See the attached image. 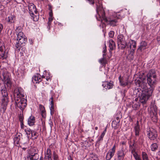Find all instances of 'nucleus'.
<instances>
[{"label": "nucleus", "instance_id": "obj_1", "mask_svg": "<svg viewBox=\"0 0 160 160\" xmlns=\"http://www.w3.org/2000/svg\"><path fill=\"white\" fill-rule=\"evenodd\" d=\"M1 78L4 83V86L1 87V90L2 95V105L4 108H6L8 102V90L11 89L12 82L8 74L6 72H2V77L1 76Z\"/></svg>", "mask_w": 160, "mask_h": 160}, {"label": "nucleus", "instance_id": "obj_2", "mask_svg": "<svg viewBox=\"0 0 160 160\" xmlns=\"http://www.w3.org/2000/svg\"><path fill=\"white\" fill-rule=\"evenodd\" d=\"M96 10L98 17L101 18L102 20L104 21L107 24L111 26H114L116 25V23L118 22L117 19L111 20L110 18H106L105 12L102 5L99 6L97 5Z\"/></svg>", "mask_w": 160, "mask_h": 160}, {"label": "nucleus", "instance_id": "obj_3", "mask_svg": "<svg viewBox=\"0 0 160 160\" xmlns=\"http://www.w3.org/2000/svg\"><path fill=\"white\" fill-rule=\"evenodd\" d=\"M154 88H152L143 89L141 94H139V101L143 104L146 103L147 101L152 96Z\"/></svg>", "mask_w": 160, "mask_h": 160}, {"label": "nucleus", "instance_id": "obj_4", "mask_svg": "<svg viewBox=\"0 0 160 160\" xmlns=\"http://www.w3.org/2000/svg\"><path fill=\"white\" fill-rule=\"evenodd\" d=\"M147 76L148 83L151 88H154L157 82L155 71L154 69L150 70Z\"/></svg>", "mask_w": 160, "mask_h": 160}, {"label": "nucleus", "instance_id": "obj_5", "mask_svg": "<svg viewBox=\"0 0 160 160\" xmlns=\"http://www.w3.org/2000/svg\"><path fill=\"white\" fill-rule=\"evenodd\" d=\"M28 8L30 14L32 18L33 21H37L39 19V15L35 6L33 3H30L28 5Z\"/></svg>", "mask_w": 160, "mask_h": 160}, {"label": "nucleus", "instance_id": "obj_6", "mask_svg": "<svg viewBox=\"0 0 160 160\" xmlns=\"http://www.w3.org/2000/svg\"><path fill=\"white\" fill-rule=\"evenodd\" d=\"M118 48H120L122 50L124 49L126 47L128 48V45L122 34L119 35L118 36Z\"/></svg>", "mask_w": 160, "mask_h": 160}, {"label": "nucleus", "instance_id": "obj_7", "mask_svg": "<svg viewBox=\"0 0 160 160\" xmlns=\"http://www.w3.org/2000/svg\"><path fill=\"white\" fill-rule=\"evenodd\" d=\"M26 157L27 160H36L39 158L38 151L34 148L30 149Z\"/></svg>", "mask_w": 160, "mask_h": 160}, {"label": "nucleus", "instance_id": "obj_8", "mask_svg": "<svg viewBox=\"0 0 160 160\" xmlns=\"http://www.w3.org/2000/svg\"><path fill=\"white\" fill-rule=\"evenodd\" d=\"M26 102V99L24 98L20 99L19 102H16V105H15L16 107L18 108L23 111L27 106Z\"/></svg>", "mask_w": 160, "mask_h": 160}, {"label": "nucleus", "instance_id": "obj_9", "mask_svg": "<svg viewBox=\"0 0 160 160\" xmlns=\"http://www.w3.org/2000/svg\"><path fill=\"white\" fill-rule=\"evenodd\" d=\"M147 135L148 137L151 140H154L157 139L158 135L157 132L155 130L151 131L150 128L147 130Z\"/></svg>", "mask_w": 160, "mask_h": 160}, {"label": "nucleus", "instance_id": "obj_10", "mask_svg": "<svg viewBox=\"0 0 160 160\" xmlns=\"http://www.w3.org/2000/svg\"><path fill=\"white\" fill-rule=\"evenodd\" d=\"M27 38L26 37H24L22 38L17 39V40L18 41V42H17L15 45L16 48L19 50L21 48V45H23V44L26 43L27 42Z\"/></svg>", "mask_w": 160, "mask_h": 160}, {"label": "nucleus", "instance_id": "obj_11", "mask_svg": "<svg viewBox=\"0 0 160 160\" xmlns=\"http://www.w3.org/2000/svg\"><path fill=\"white\" fill-rule=\"evenodd\" d=\"M116 145H114L112 149L109 150L106 156L107 160H110L114 154L115 151Z\"/></svg>", "mask_w": 160, "mask_h": 160}, {"label": "nucleus", "instance_id": "obj_12", "mask_svg": "<svg viewBox=\"0 0 160 160\" xmlns=\"http://www.w3.org/2000/svg\"><path fill=\"white\" fill-rule=\"evenodd\" d=\"M4 47H0V59H6L8 57V52H6Z\"/></svg>", "mask_w": 160, "mask_h": 160}, {"label": "nucleus", "instance_id": "obj_13", "mask_svg": "<svg viewBox=\"0 0 160 160\" xmlns=\"http://www.w3.org/2000/svg\"><path fill=\"white\" fill-rule=\"evenodd\" d=\"M151 118L152 122H157L158 121L157 113L156 110H154V112H152L151 114Z\"/></svg>", "mask_w": 160, "mask_h": 160}, {"label": "nucleus", "instance_id": "obj_14", "mask_svg": "<svg viewBox=\"0 0 160 160\" xmlns=\"http://www.w3.org/2000/svg\"><path fill=\"white\" fill-rule=\"evenodd\" d=\"M147 45V43L145 41H142L140 43V46L138 48L137 50L142 52L143 50L146 48V47Z\"/></svg>", "mask_w": 160, "mask_h": 160}, {"label": "nucleus", "instance_id": "obj_15", "mask_svg": "<svg viewBox=\"0 0 160 160\" xmlns=\"http://www.w3.org/2000/svg\"><path fill=\"white\" fill-rule=\"evenodd\" d=\"M118 79L121 85L124 87L128 85V78H126L125 80H123L122 79L121 76H120L119 77Z\"/></svg>", "mask_w": 160, "mask_h": 160}, {"label": "nucleus", "instance_id": "obj_16", "mask_svg": "<svg viewBox=\"0 0 160 160\" xmlns=\"http://www.w3.org/2000/svg\"><path fill=\"white\" fill-rule=\"evenodd\" d=\"M22 135L20 133L19 134L17 133L15 135L13 140L14 143L15 144H18L20 143L19 142Z\"/></svg>", "mask_w": 160, "mask_h": 160}, {"label": "nucleus", "instance_id": "obj_17", "mask_svg": "<svg viewBox=\"0 0 160 160\" xmlns=\"http://www.w3.org/2000/svg\"><path fill=\"white\" fill-rule=\"evenodd\" d=\"M135 132V136L136 137H138L139 135V132L140 131V126L139 125V122L137 121L136 125L135 126L134 128Z\"/></svg>", "mask_w": 160, "mask_h": 160}, {"label": "nucleus", "instance_id": "obj_18", "mask_svg": "<svg viewBox=\"0 0 160 160\" xmlns=\"http://www.w3.org/2000/svg\"><path fill=\"white\" fill-rule=\"evenodd\" d=\"M124 152L122 149L119 150L118 152L117 155L118 158L119 160H120L123 158L125 155Z\"/></svg>", "mask_w": 160, "mask_h": 160}, {"label": "nucleus", "instance_id": "obj_19", "mask_svg": "<svg viewBox=\"0 0 160 160\" xmlns=\"http://www.w3.org/2000/svg\"><path fill=\"white\" fill-rule=\"evenodd\" d=\"M108 43L109 47L110 50L112 51L115 49L116 45L115 42L112 39L110 40Z\"/></svg>", "mask_w": 160, "mask_h": 160}, {"label": "nucleus", "instance_id": "obj_20", "mask_svg": "<svg viewBox=\"0 0 160 160\" xmlns=\"http://www.w3.org/2000/svg\"><path fill=\"white\" fill-rule=\"evenodd\" d=\"M35 122V117L31 116L28 119V123L30 126H32L34 124Z\"/></svg>", "mask_w": 160, "mask_h": 160}, {"label": "nucleus", "instance_id": "obj_21", "mask_svg": "<svg viewBox=\"0 0 160 160\" xmlns=\"http://www.w3.org/2000/svg\"><path fill=\"white\" fill-rule=\"evenodd\" d=\"M54 97V94L52 93L51 95V98L49 99V101L50 102V105L51 107H50V110H54V102L53 101V98Z\"/></svg>", "mask_w": 160, "mask_h": 160}, {"label": "nucleus", "instance_id": "obj_22", "mask_svg": "<svg viewBox=\"0 0 160 160\" xmlns=\"http://www.w3.org/2000/svg\"><path fill=\"white\" fill-rule=\"evenodd\" d=\"M140 106V103L139 102H137V101H134L133 102L132 105V107L134 109H137Z\"/></svg>", "mask_w": 160, "mask_h": 160}, {"label": "nucleus", "instance_id": "obj_23", "mask_svg": "<svg viewBox=\"0 0 160 160\" xmlns=\"http://www.w3.org/2000/svg\"><path fill=\"white\" fill-rule=\"evenodd\" d=\"M158 146L156 143L152 144L151 146V149L152 151L155 152L158 149Z\"/></svg>", "mask_w": 160, "mask_h": 160}, {"label": "nucleus", "instance_id": "obj_24", "mask_svg": "<svg viewBox=\"0 0 160 160\" xmlns=\"http://www.w3.org/2000/svg\"><path fill=\"white\" fill-rule=\"evenodd\" d=\"M39 77V74H37V75H35L32 77V81L33 82V83H38L39 82L38 79Z\"/></svg>", "mask_w": 160, "mask_h": 160}, {"label": "nucleus", "instance_id": "obj_25", "mask_svg": "<svg viewBox=\"0 0 160 160\" xmlns=\"http://www.w3.org/2000/svg\"><path fill=\"white\" fill-rule=\"evenodd\" d=\"M113 82L110 81V82H107V88H106V89L107 90L108 89H109L112 88L113 87Z\"/></svg>", "mask_w": 160, "mask_h": 160}, {"label": "nucleus", "instance_id": "obj_26", "mask_svg": "<svg viewBox=\"0 0 160 160\" xmlns=\"http://www.w3.org/2000/svg\"><path fill=\"white\" fill-rule=\"evenodd\" d=\"M8 22L11 23H12L14 22V20L15 19V17L13 15H11L8 17Z\"/></svg>", "mask_w": 160, "mask_h": 160}, {"label": "nucleus", "instance_id": "obj_27", "mask_svg": "<svg viewBox=\"0 0 160 160\" xmlns=\"http://www.w3.org/2000/svg\"><path fill=\"white\" fill-rule=\"evenodd\" d=\"M38 136V132L34 131H33V132L31 135V137L33 139H37Z\"/></svg>", "mask_w": 160, "mask_h": 160}, {"label": "nucleus", "instance_id": "obj_28", "mask_svg": "<svg viewBox=\"0 0 160 160\" xmlns=\"http://www.w3.org/2000/svg\"><path fill=\"white\" fill-rule=\"evenodd\" d=\"M106 130L107 128H105L103 132L102 133L101 135L99 137V139L97 141V142H99L100 141L102 140L103 138V137L104 136L105 133L106 132Z\"/></svg>", "mask_w": 160, "mask_h": 160}, {"label": "nucleus", "instance_id": "obj_29", "mask_svg": "<svg viewBox=\"0 0 160 160\" xmlns=\"http://www.w3.org/2000/svg\"><path fill=\"white\" fill-rule=\"evenodd\" d=\"M142 160H149L148 156L146 152H143L142 153Z\"/></svg>", "mask_w": 160, "mask_h": 160}, {"label": "nucleus", "instance_id": "obj_30", "mask_svg": "<svg viewBox=\"0 0 160 160\" xmlns=\"http://www.w3.org/2000/svg\"><path fill=\"white\" fill-rule=\"evenodd\" d=\"M99 62L103 65L106 64L107 63V60H106L105 58H103L100 59L99 61Z\"/></svg>", "mask_w": 160, "mask_h": 160}, {"label": "nucleus", "instance_id": "obj_31", "mask_svg": "<svg viewBox=\"0 0 160 160\" xmlns=\"http://www.w3.org/2000/svg\"><path fill=\"white\" fill-rule=\"evenodd\" d=\"M53 20L52 17H49V18H48V26L47 28L49 30H50V26L51 24V22Z\"/></svg>", "mask_w": 160, "mask_h": 160}, {"label": "nucleus", "instance_id": "obj_32", "mask_svg": "<svg viewBox=\"0 0 160 160\" xmlns=\"http://www.w3.org/2000/svg\"><path fill=\"white\" fill-rule=\"evenodd\" d=\"M53 160H59L58 154L54 151L53 152Z\"/></svg>", "mask_w": 160, "mask_h": 160}, {"label": "nucleus", "instance_id": "obj_33", "mask_svg": "<svg viewBox=\"0 0 160 160\" xmlns=\"http://www.w3.org/2000/svg\"><path fill=\"white\" fill-rule=\"evenodd\" d=\"M16 35L18 34H20L21 33H23L22 32V28L20 27H18L17 28L16 30Z\"/></svg>", "mask_w": 160, "mask_h": 160}, {"label": "nucleus", "instance_id": "obj_34", "mask_svg": "<svg viewBox=\"0 0 160 160\" xmlns=\"http://www.w3.org/2000/svg\"><path fill=\"white\" fill-rule=\"evenodd\" d=\"M130 148L131 150V153L132 154L134 157V155L136 157L138 156L137 153L135 152V148Z\"/></svg>", "mask_w": 160, "mask_h": 160}, {"label": "nucleus", "instance_id": "obj_35", "mask_svg": "<svg viewBox=\"0 0 160 160\" xmlns=\"http://www.w3.org/2000/svg\"><path fill=\"white\" fill-rule=\"evenodd\" d=\"M17 35V39H19L20 38H22L24 37H26V36L24 35L23 33H21L20 34H18Z\"/></svg>", "mask_w": 160, "mask_h": 160}, {"label": "nucleus", "instance_id": "obj_36", "mask_svg": "<svg viewBox=\"0 0 160 160\" xmlns=\"http://www.w3.org/2000/svg\"><path fill=\"white\" fill-rule=\"evenodd\" d=\"M52 122L51 121H49L48 124V128L51 131L52 130Z\"/></svg>", "mask_w": 160, "mask_h": 160}, {"label": "nucleus", "instance_id": "obj_37", "mask_svg": "<svg viewBox=\"0 0 160 160\" xmlns=\"http://www.w3.org/2000/svg\"><path fill=\"white\" fill-rule=\"evenodd\" d=\"M45 156H51V150L49 148H48L47 150V153Z\"/></svg>", "mask_w": 160, "mask_h": 160}, {"label": "nucleus", "instance_id": "obj_38", "mask_svg": "<svg viewBox=\"0 0 160 160\" xmlns=\"http://www.w3.org/2000/svg\"><path fill=\"white\" fill-rule=\"evenodd\" d=\"M21 94L20 92L19 91V89H16L14 91V95L15 96L16 95L17 96H19V95Z\"/></svg>", "mask_w": 160, "mask_h": 160}, {"label": "nucleus", "instance_id": "obj_39", "mask_svg": "<svg viewBox=\"0 0 160 160\" xmlns=\"http://www.w3.org/2000/svg\"><path fill=\"white\" fill-rule=\"evenodd\" d=\"M132 41V45L131 44L130 45L129 47H130V48L131 49L132 46L133 48L134 49H135V48H136V42L134 41Z\"/></svg>", "mask_w": 160, "mask_h": 160}, {"label": "nucleus", "instance_id": "obj_40", "mask_svg": "<svg viewBox=\"0 0 160 160\" xmlns=\"http://www.w3.org/2000/svg\"><path fill=\"white\" fill-rule=\"evenodd\" d=\"M19 121L20 122H23L24 117L22 114L20 113L19 116Z\"/></svg>", "mask_w": 160, "mask_h": 160}, {"label": "nucleus", "instance_id": "obj_41", "mask_svg": "<svg viewBox=\"0 0 160 160\" xmlns=\"http://www.w3.org/2000/svg\"><path fill=\"white\" fill-rule=\"evenodd\" d=\"M88 160H99L97 156H94L93 157L92 156L90 157V158Z\"/></svg>", "mask_w": 160, "mask_h": 160}, {"label": "nucleus", "instance_id": "obj_42", "mask_svg": "<svg viewBox=\"0 0 160 160\" xmlns=\"http://www.w3.org/2000/svg\"><path fill=\"white\" fill-rule=\"evenodd\" d=\"M133 143H132V145H131V144H130L129 147L130 148H135V147L136 146V144L135 143V140H133Z\"/></svg>", "mask_w": 160, "mask_h": 160}, {"label": "nucleus", "instance_id": "obj_43", "mask_svg": "<svg viewBox=\"0 0 160 160\" xmlns=\"http://www.w3.org/2000/svg\"><path fill=\"white\" fill-rule=\"evenodd\" d=\"M114 34V32L112 31H111L109 33V36L110 38H112L113 37Z\"/></svg>", "mask_w": 160, "mask_h": 160}, {"label": "nucleus", "instance_id": "obj_44", "mask_svg": "<svg viewBox=\"0 0 160 160\" xmlns=\"http://www.w3.org/2000/svg\"><path fill=\"white\" fill-rule=\"evenodd\" d=\"M136 83H138V84L139 86L142 85V84H143L145 85L146 84L145 83H143V82H141L139 80H137L136 82Z\"/></svg>", "mask_w": 160, "mask_h": 160}, {"label": "nucleus", "instance_id": "obj_45", "mask_svg": "<svg viewBox=\"0 0 160 160\" xmlns=\"http://www.w3.org/2000/svg\"><path fill=\"white\" fill-rule=\"evenodd\" d=\"M45 160H52L51 156H45L44 157Z\"/></svg>", "mask_w": 160, "mask_h": 160}, {"label": "nucleus", "instance_id": "obj_46", "mask_svg": "<svg viewBox=\"0 0 160 160\" xmlns=\"http://www.w3.org/2000/svg\"><path fill=\"white\" fill-rule=\"evenodd\" d=\"M135 49H134V48L131 49V52L130 53V55H131L132 56V57H133V58L134 57L133 54L134 52V51H135Z\"/></svg>", "mask_w": 160, "mask_h": 160}, {"label": "nucleus", "instance_id": "obj_47", "mask_svg": "<svg viewBox=\"0 0 160 160\" xmlns=\"http://www.w3.org/2000/svg\"><path fill=\"white\" fill-rule=\"evenodd\" d=\"M33 132V130L29 131V132L26 133L28 135L27 136L28 137V138L29 137V136H30V135H31L32 134Z\"/></svg>", "mask_w": 160, "mask_h": 160}, {"label": "nucleus", "instance_id": "obj_48", "mask_svg": "<svg viewBox=\"0 0 160 160\" xmlns=\"http://www.w3.org/2000/svg\"><path fill=\"white\" fill-rule=\"evenodd\" d=\"M107 82H102V86L104 88H105L106 89V88H107Z\"/></svg>", "mask_w": 160, "mask_h": 160}, {"label": "nucleus", "instance_id": "obj_49", "mask_svg": "<svg viewBox=\"0 0 160 160\" xmlns=\"http://www.w3.org/2000/svg\"><path fill=\"white\" fill-rule=\"evenodd\" d=\"M39 107L40 111L43 110L45 109L44 107L42 105H39Z\"/></svg>", "mask_w": 160, "mask_h": 160}, {"label": "nucleus", "instance_id": "obj_50", "mask_svg": "<svg viewBox=\"0 0 160 160\" xmlns=\"http://www.w3.org/2000/svg\"><path fill=\"white\" fill-rule=\"evenodd\" d=\"M86 0L88 1L90 4H94V0Z\"/></svg>", "mask_w": 160, "mask_h": 160}, {"label": "nucleus", "instance_id": "obj_51", "mask_svg": "<svg viewBox=\"0 0 160 160\" xmlns=\"http://www.w3.org/2000/svg\"><path fill=\"white\" fill-rule=\"evenodd\" d=\"M107 51V47L106 45V44H105L104 47L103 48V50L102 51L103 53H105Z\"/></svg>", "mask_w": 160, "mask_h": 160}, {"label": "nucleus", "instance_id": "obj_52", "mask_svg": "<svg viewBox=\"0 0 160 160\" xmlns=\"http://www.w3.org/2000/svg\"><path fill=\"white\" fill-rule=\"evenodd\" d=\"M134 158H135V160H142L139 156L136 157L134 155Z\"/></svg>", "mask_w": 160, "mask_h": 160}, {"label": "nucleus", "instance_id": "obj_53", "mask_svg": "<svg viewBox=\"0 0 160 160\" xmlns=\"http://www.w3.org/2000/svg\"><path fill=\"white\" fill-rule=\"evenodd\" d=\"M24 130H25V131L26 132V133L29 132V131H32L30 128H27V129H25Z\"/></svg>", "mask_w": 160, "mask_h": 160}, {"label": "nucleus", "instance_id": "obj_54", "mask_svg": "<svg viewBox=\"0 0 160 160\" xmlns=\"http://www.w3.org/2000/svg\"><path fill=\"white\" fill-rule=\"evenodd\" d=\"M21 122V128L22 129H23L24 128V124L23 122Z\"/></svg>", "mask_w": 160, "mask_h": 160}, {"label": "nucleus", "instance_id": "obj_55", "mask_svg": "<svg viewBox=\"0 0 160 160\" xmlns=\"http://www.w3.org/2000/svg\"><path fill=\"white\" fill-rule=\"evenodd\" d=\"M49 17H52L53 13H52V10H51V11L49 12Z\"/></svg>", "mask_w": 160, "mask_h": 160}, {"label": "nucleus", "instance_id": "obj_56", "mask_svg": "<svg viewBox=\"0 0 160 160\" xmlns=\"http://www.w3.org/2000/svg\"><path fill=\"white\" fill-rule=\"evenodd\" d=\"M21 99L20 98H17V99H15V104L16 105V102H19L20 100Z\"/></svg>", "mask_w": 160, "mask_h": 160}, {"label": "nucleus", "instance_id": "obj_57", "mask_svg": "<svg viewBox=\"0 0 160 160\" xmlns=\"http://www.w3.org/2000/svg\"><path fill=\"white\" fill-rule=\"evenodd\" d=\"M120 118L119 117H117L116 118V120H117V122L119 123L120 122Z\"/></svg>", "mask_w": 160, "mask_h": 160}, {"label": "nucleus", "instance_id": "obj_58", "mask_svg": "<svg viewBox=\"0 0 160 160\" xmlns=\"http://www.w3.org/2000/svg\"><path fill=\"white\" fill-rule=\"evenodd\" d=\"M42 116V117L43 118H45L46 117V114L45 113H42L41 114Z\"/></svg>", "mask_w": 160, "mask_h": 160}, {"label": "nucleus", "instance_id": "obj_59", "mask_svg": "<svg viewBox=\"0 0 160 160\" xmlns=\"http://www.w3.org/2000/svg\"><path fill=\"white\" fill-rule=\"evenodd\" d=\"M43 130H46V127H45V123L44 122V125L43 124Z\"/></svg>", "mask_w": 160, "mask_h": 160}, {"label": "nucleus", "instance_id": "obj_60", "mask_svg": "<svg viewBox=\"0 0 160 160\" xmlns=\"http://www.w3.org/2000/svg\"><path fill=\"white\" fill-rule=\"evenodd\" d=\"M54 112V110H50V113L52 115L53 114Z\"/></svg>", "mask_w": 160, "mask_h": 160}, {"label": "nucleus", "instance_id": "obj_61", "mask_svg": "<svg viewBox=\"0 0 160 160\" xmlns=\"http://www.w3.org/2000/svg\"><path fill=\"white\" fill-rule=\"evenodd\" d=\"M48 7H49L48 9L49 10H50V11H51V10H52V7H51V5H49Z\"/></svg>", "mask_w": 160, "mask_h": 160}, {"label": "nucleus", "instance_id": "obj_62", "mask_svg": "<svg viewBox=\"0 0 160 160\" xmlns=\"http://www.w3.org/2000/svg\"><path fill=\"white\" fill-rule=\"evenodd\" d=\"M41 114L42 113H45V109H44L43 110H41Z\"/></svg>", "mask_w": 160, "mask_h": 160}, {"label": "nucleus", "instance_id": "obj_63", "mask_svg": "<svg viewBox=\"0 0 160 160\" xmlns=\"http://www.w3.org/2000/svg\"><path fill=\"white\" fill-rule=\"evenodd\" d=\"M40 77V76L39 75V78H38L39 82H41L42 81V79Z\"/></svg>", "mask_w": 160, "mask_h": 160}, {"label": "nucleus", "instance_id": "obj_64", "mask_svg": "<svg viewBox=\"0 0 160 160\" xmlns=\"http://www.w3.org/2000/svg\"><path fill=\"white\" fill-rule=\"evenodd\" d=\"M121 143L122 145H125L126 143L125 142L123 141V142H122Z\"/></svg>", "mask_w": 160, "mask_h": 160}]
</instances>
